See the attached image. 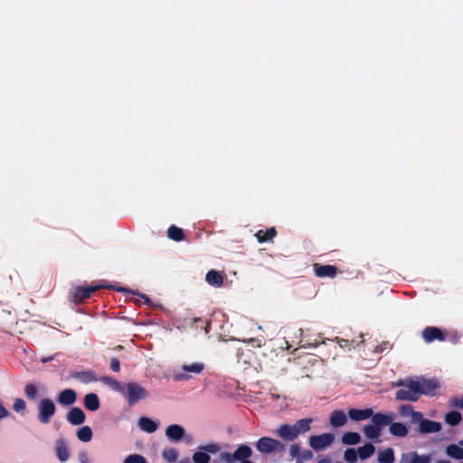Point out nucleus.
Masks as SVG:
<instances>
[{
	"label": "nucleus",
	"instance_id": "nucleus-1",
	"mask_svg": "<svg viewBox=\"0 0 463 463\" xmlns=\"http://www.w3.org/2000/svg\"><path fill=\"white\" fill-rule=\"evenodd\" d=\"M402 386L395 393V397L399 401L416 402L419 400L420 393L418 382L409 379L399 383Z\"/></svg>",
	"mask_w": 463,
	"mask_h": 463
},
{
	"label": "nucleus",
	"instance_id": "nucleus-2",
	"mask_svg": "<svg viewBox=\"0 0 463 463\" xmlns=\"http://www.w3.org/2000/svg\"><path fill=\"white\" fill-rule=\"evenodd\" d=\"M251 454L252 450L248 445H241L233 453L222 452L219 455V458L225 463H235V461H241V463H253L248 460Z\"/></svg>",
	"mask_w": 463,
	"mask_h": 463
},
{
	"label": "nucleus",
	"instance_id": "nucleus-3",
	"mask_svg": "<svg viewBox=\"0 0 463 463\" xmlns=\"http://www.w3.org/2000/svg\"><path fill=\"white\" fill-rule=\"evenodd\" d=\"M123 394L129 406H133L148 396L147 391L137 383H127L125 386V393Z\"/></svg>",
	"mask_w": 463,
	"mask_h": 463
},
{
	"label": "nucleus",
	"instance_id": "nucleus-4",
	"mask_svg": "<svg viewBox=\"0 0 463 463\" xmlns=\"http://www.w3.org/2000/svg\"><path fill=\"white\" fill-rule=\"evenodd\" d=\"M101 288H113L117 291H125L126 290L123 288H116L114 286H104V285L78 287L75 288V290L72 294L73 301L78 304L82 303L86 299L90 298L94 292H96L98 289H99Z\"/></svg>",
	"mask_w": 463,
	"mask_h": 463
},
{
	"label": "nucleus",
	"instance_id": "nucleus-5",
	"mask_svg": "<svg viewBox=\"0 0 463 463\" xmlns=\"http://www.w3.org/2000/svg\"><path fill=\"white\" fill-rule=\"evenodd\" d=\"M256 448L260 453L269 454L283 451L285 445L278 439L262 437L257 441Z\"/></svg>",
	"mask_w": 463,
	"mask_h": 463
},
{
	"label": "nucleus",
	"instance_id": "nucleus-6",
	"mask_svg": "<svg viewBox=\"0 0 463 463\" xmlns=\"http://www.w3.org/2000/svg\"><path fill=\"white\" fill-rule=\"evenodd\" d=\"M56 412L54 402L49 399H43L38 404V420L43 424H48Z\"/></svg>",
	"mask_w": 463,
	"mask_h": 463
},
{
	"label": "nucleus",
	"instance_id": "nucleus-7",
	"mask_svg": "<svg viewBox=\"0 0 463 463\" xmlns=\"http://www.w3.org/2000/svg\"><path fill=\"white\" fill-rule=\"evenodd\" d=\"M205 368L203 363L196 362L191 364H183L181 369L182 373L175 374V379L176 381H186L192 376L189 373L200 374Z\"/></svg>",
	"mask_w": 463,
	"mask_h": 463
},
{
	"label": "nucleus",
	"instance_id": "nucleus-8",
	"mask_svg": "<svg viewBox=\"0 0 463 463\" xmlns=\"http://www.w3.org/2000/svg\"><path fill=\"white\" fill-rule=\"evenodd\" d=\"M335 440L332 433H323L321 435H314L309 438V445L315 450H323L330 446Z\"/></svg>",
	"mask_w": 463,
	"mask_h": 463
},
{
	"label": "nucleus",
	"instance_id": "nucleus-9",
	"mask_svg": "<svg viewBox=\"0 0 463 463\" xmlns=\"http://www.w3.org/2000/svg\"><path fill=\"white\" fill-rule=\"evenodd\" d=\"M419 383L420 393L433 396L435 395L436 390L439 388V383L436 379H420L415 380Z\"/></svg>",
	"mask_w": 463,
	"mask_h": 463
},
{
	"label": "nucleus",
	"instance_id": "nucleus-10",
	"mask_svg": "<svg viewBox=\"0 0 463 463\" xmlns=\"http://www.w3.org/2000/svg\"><path fill=\"white\" fill-rule=\"evenodd\" d=\"M422 338L426 343H431L436 340L443 342L446 340V335L436 326H427L422 331Z\"/></svg>",
	"mask_w": 463,
	"mask_h": 463
},
{
	"label": "nucleus",
	"instance_id": "nucleus-11",
	"mask_svg": "<svg viewBox=\"0 0 463 463\" xmlns=\"http://www.w3.org/2000/svg\"><path fill=\"white\" fill-rule=\"evenodd\" d=\"M417 423H419V431L422 434L437 433L441 430V424L439 422L423 419L422 414L421 420H418Z\"/></svg>",
	"mask_w": 463,
	"mask_h": 463
},
{
	"label": "nucleus",
	"instance_id": "nucleus-12",
	"mask_svg": "<svg viewBox=\"0 0 463 463\" xmlns=\"http://www.w3.org/2000/svg\"><path fill=\"white\" fill-rule=\"evenodd\" d=\"M313 268L316 276L318 278H335L338 273L337 268L334 265H320L315 263Z\"/></svg>",
	"mask_w": 463,
	"mask_h": 463
},
{
	"label": "nucleus",
	"instance_id": "nucleus-13",
	"mask_svg": "<svg viewBox=\"0 0 463 463\" xmlns=\"http://www.w3.org/2000/svg\"><path fill=\"white\" fill-rule=\"evenodd\" d=\"M70 376H71V378L78 380L84 384L97 382L96 374L91 370L81 371V372L73 371L71 373Z\"/></svg>",
	"mask_w": 463,
	"mask_h": 463
},
{
	"label": "nucleus",
	"instance_id": "nucleus-14",
	"mask_svg": "<svg viewBox=\"0 0 463 463\" xmlns=\"http://www.w3.org/2000/svg\"><path fill=\"white\" fill-rule=\"evenodd\" d=\"M77 400V393L72 389H65L57 396V402L63 406L72 405Z\"/></svg>",
	"mask_w": 463,
	"mask_h": 463
},
{
	"label": "nucleus",
	"instance_id": "nucleus-15",
	"mask_svg": "<svg viewBox=\"0 0 463 463\" xmlns=\"http://www.w3.org/2000/svg\"><path fill=\"white\" fill-rule=\"evenodd\" d=\"M85 420V413L80 408L73 407L67 413V420L72 425H80Z\"/></svg>",
	"mask_w": 463,
	"mask_h": 463
},
{
	"label": "nucleus",
	"instance_id": "nucleus-16",
	"mask_svg": "<svg viewBox=\"0 0 463 463\" xmlns=\"http://www.w3.org/2000/svg\"><path fill=\"white\" fill-rule=\"evenodd\" d=\"M165 435L170 440L177 442L184 436V429L178 424H172L166 428Z\"/></svg>",
	"mask_w": 463,
	"mask_h": 463
},
{
	"label": "nucleus",
	"instance_id": "nucleus-17",
	"mask_svg": "<svg viewBox=\"0 0 463 463\" xmlns=\"http://www.w3.org/2000/svg\"><path fill=\"white\" fill-rule=\"evenodd\" d=\"M275 434L283 439L284 440H294L298 436L292 425L282 424L276 431Z\"/></svg>",
	"mask_w": 463,
	"mask_h": 463
},
{
	"label": "nucleus",
	"instance_id": "nucleus-18",
	"mask_svg": "<svg viewBox=\"0 0 463 463\" xmlns=\"http://www.w3.org/2000/svg\"><path fill=\"white\" fill-rule=\"evenodd\" d=\"M372 417V422L373 425L376 428H378L379 430L382 431V428L385 427L392 421V416L389 414H383V413H375L371 416Z\"/></svg>",
	"mask_w": 463,
	"mask_h": 463
},
{
	"label": "nucleus",
	"instance_id": "nucleus-19",
	"mask_svg": "<svg viewBox=\"0 0 463 463\" xmlns=\"http://www.w3.org/2000/svg\"><path fill=\"white\" fill-rule=\"evenodd\" d=\"M399 412L402 417H411L412 423H417L421 420V412L413 411L411 404H403L399 408Z\"/></svg>",
	"mask_w": 463,
	"mask_h": 463
},
{
	"label": "nucleus",
	"instance_id": "nucleus-20",
	"mask_svg": "<svg viewBox=\"0 0 463 463\" xmlns=\"http://www.w3.org/2000/svg\"><path fill=\"white\" fill-rule=\"evenodd\" d=\"M372 415H373L372 409H364V410L351 409L348 411V416L350 417V419L353 420H355V421L367 420Z\"/></svg>",
	"mask_w": 463,
	"mask_h": 463
},
{
	"label": "nucleus",
	"instance_id": "nucleus-21",
	"mask_svg": "<svg viewBox=\"0 0 463 463\" xmlns=\"http://www.w3.org/2000/svg\"><path fill=\"white\" fill-rule=\"evenodd\" d=\"M277 235V230L275 227H270L267 230H260L255 233V237L260 243L272 241Z\"/></svg>",
	"mask_w": 463,
	"mask_h": 463
},
{
	"label": "nucleus",
	"instance_id": "nucleus-22",
	"mask_svg": "<svg viewBox=\"0 0 463 463\" xmlns=\"http://www.w3.org/2000/svg\"><path fill=\"white\" fill-rule=\"evenodd\" d=\"M84 406L87 410L96 411L100 407L99 396L96 393H88L84 397Z\"/></svg>",
	"mask_w": 463,
	"mask_h": 463
},
{
	"label": "nucleus",
	"instance_id": "nucleus-23",
	"mask_svg": "<svg viewBox=\"0 0 463 463\" xmlns=\"http://www.w3.org/2000/svg\"><path fill=\"white\" fill-rule=\"evenodd\" d=\"M313 419L311 418H305L297 420L293 426V429L296 432V435L298 436L300 434H304L310 430L311 427L310 424L312 423Z\"/></svg>",
	"mask_w": 463,
	"mask_h": 463
},
{
	"label": "nucleus",
	"instance_id": "nucleus-24",
	"mask_svg": "<svg viewBox=\"0 0 463 463\" xmlns=\"http://www.w3.org/2000/svg\"><path fill=\"white\" fill-rule=\"evenodd\" d=\"M347 421L346 414L340 410L334 411L330 416V424L335 428L344 426Z\"/></svg>",
	"mask_w": 463,
	"mask_h": 463
},
{
	"label": "nucleus",
	"instance_id": "nucleus-25",
	"mask_svg": "<svg viewBox=\"0 0 463 463\" xmlns=\"http://www.w3.org/2000/svg\"><path fill=\"white\" fill-rule=\"evenodd\" d=\"M138 426L147 433H153L158 429V423L147 417H141L138 420Z\"/></svg>",
	"mask_w": 463,
	"mask_h": 463
},
{
	"label": "nucleus",
	"instance_id": "nucleus-26",
	"mask_svg": "<svg viewBox=\"0 0 463 463\" xmlns=\"http://www.w3.org/2000/svg\"><path fill=\"white\" fill-rule=\"evenodd\" d=\"M206 281L209 285L213 287H221L223 283V278L217 270L211 269L206 274Z\"/></svg>",
	"mask_w": 463,
	"mask_h": 463
},
{
	"label": "nucleus",
	"instance_id": "nucleus-27",
	"mask_svg": "<svg viewBox=\"0 0 463 463\" xmlns=\"http://www.w3.org/2000/svg\"><path fill=\"white\" fill-rule=\"evenodd\" d=\"M390 425V432L392 435L396 437H405L408 434L407 427L401 422H391Z\"/></svg>",
	"mask_w": 463,
	"mask_h": 463
},
{
	"label": "nucleus",
	"instance_id": "nucleus-28",
	"mask_svg": "<svg viewBox=\"0 0 463 463\" xmlns=\"http://www.w3.org/2000/svg\"><path fill=\"white\" fill-rule=\"evenodd\" d=\"M100 381L103 383L109 385L114 391H117V392H120L122 394L125 393V387L122 386L121 383L118 380H116V379H114L112 377H109V376H103L100 379Z\"/></svg>",
	"mask_w": 463,
	"mask_h": 463
},
{
	"label": "nucleus",
	"instance_id": "nucleus-29",
	"mask_svg": "<svg viewBox=\"0 0 463 463\" xmlns=\"http://www.w3.org/2000/svg\"><path fill=\"white\" fill-rule=\"evenodd\" d=\"M167 236L175 241H181L184 239V232L181 228L175 225H171L168 228Z\"/></svg>",
	"mask_w": 463,
	"mask_h": 463
},
{
	"label": "nucleus",
	"instance_id": "nucleus-30",
	"mask_svg": "<svg viewBox=\"0 0 463 463\" xmlns=\"http://www.w3.org/2000/svg\"><path fill=\"white\" fill-rule=\"evenodd\" d=\"M375 451V448L372 443H366L357 449L358 456L361 459H366L370 458Z\"/></svg>",
	"mask_w": 463,
	"mask_h": 463
},
{
	"label": "nucleus",
	"instance_id": "nucleus-31",
	"mask_svg": "<svg viewBox=\"0 0 463 463\" xmlns=\"http://www.w3.org/2000/svg\"><path fill=\"white\" fill-rule=\"evenodd\" d=\"M448 456L455 459H463V449L458 445L450 444L447 447Z\"/></svg>",
	"mask_w": 463,
	"mask_h": 463
},
{
	"label": "nucleus",
	"instance_id": "nucleus-32",
	"mask_svg": "<svg viewBox=\"0 0 463 463\" xmlns=\"http://www.w3.org/2000/svg\"><path fill=\"white\" fill-rule=\"evenodd\" d=\"M394 459V452L392 448L385 449L378 455V460L380 463H393Z\"/></svg>",
	"mask_w": 463,
	"mask_h": 463
},
{
	"label": "nucleus",
	"instance_id": "nucleus-33",
	"mask_svg": "<svg viewBox=\"0 0 463 463\" xmlns=\"http://www.w3.org/2000/svg\"><path fill=\"white\" fill-rule=\"evenodd\" d=\"M56 455L61 462H65L69 458V449L63 441L58 442L56 447Z\"/></svg>",
	"mask_w": 463,
	"mask_h": 463
},
{
	"label": "nucleus",
	"instance_id": "nucleus-34",
	"mask_svg": "<svg viewBox=\"0 0 463 463\" xmlns=\"http://www.w3.org/2000/svg\"><path fill=\"white\" fill-rule=\"evenodd\" d=\"M361 440V437L357 432H346L342 436V442L345 445H355Z\"/></svg>",
	"mask_w": 463,
	"mask_h": 463
},
{
	"label": "nucleus",
	"instance_id": "nucleus-35",
	"mask_svg": "<svg viewBox=\"0 0 463 463\" xmlns=\"http://www.w3.org/2000/svg\"><path fill=\"white\" fill-rule=\"evenodd\" d=\"M462 419L461 413L457 411H451L445 416L446 422L450 426L458 425Z\"/></svg>",
	"mask_w": 463,
	"mask_h": 463
},
{
	"label": "nucleus",
	"instance_id": "nucleus-36",
	"mask_svg": "<svg viewBox=\"0 0 463 463\" xmlns=\"http://www.w3.org/2000/svg\"><path fill=\"white\" fill-rule=\"evenodd\" d=\"M364 434L370 439H378L381 435V430L374 427L373 424L365 425L363 429Z\"/></svg>",
	"mask_w": 463,
	"mask_h": 463
},
{
	"label": "nucleus",
	"instance_id": "nucleus-37",
	"mask_svg": "<svg viewBox=\"0 0 463 463\" xmlns=\"http://www.w3.org/2000/svg\"><path fill=\"white\" fill-rule=\"evenodd\" d=\"M77 437L80 441L89 442L92 439V430L90 427L84 426L77 431Z\"/></svg>",
	"mask_w": 463,
	"mask_h": 463
},
{
	"label": "nucleus",
	"instance_id": "nucleus-38",
	"mask_svg": "<svg viewBox=\"0 0 463 463\" xmlns=\"http://www.w3.org/2000/svg\"><path fill=\"white\" fill-rule=\"evenodd\" d=\"M191 320L192 322L190 323V325L192 326H195L196 328L200 327L201 329H204L206 334L209 333L211 329V325L208 321H204L201 317H194Z\"/></svg>",
	"mask_w": 463,
	"mask_h": 463
},
{
	"label": "nucleus",
	"instance_id": "nucleus-39",
	"mask_svg": "<svg viewBox=\"0 0 463 463\" xmlns=\"http://www.w3.org/2000/svg\"><path fill=\"white\" fill-rule=\"evenodd\" d=\"M24 394L27 399L33 401L37 398L38 390L34 384L27 383L24 387Z\"/></svg>",
	"mask_w": 463,
	"mask_h": 463
},
{
	"label": "nucleus",
	"instance_id": "nucleus-40",
	"mask_svg": "<svg viewBox=\"0 0 463 463\" xmlns=\"http://www.w3.org/2000/svg\"><path fill=\"white\" fill-rule=\"evenodd\" d=\"M411 463H430V455H419L417 452L410 453Z\"/></svg>",
	"mask_w": 463,
	"mask_h": 463
},
{
	"label": "nucleus",
	"instance_id": "nucleus-41",
	"mask_svg": "<svg viewBox=\"0 0 463 463\" xmlns=\"http://www.w3.org/2000/svg\"><path fill=\"white\" fill-rule=\"evenodd\" d=\"M209 454L203 452L200 449V451H196L193 455V461L194 463H209L210 462Z\"/></svg>",
	"mask_w": 463,
	"mask_h": 463
},
{
	"label": "nucleus",
	"instance_id": "nucleus-42",
	"mask_svg": "<svg viewBox=\"0 0 463 463\" xmlns=\"http://www.w3.org/2000/svg\"><path fill=\"white\" fill-rule=\"evenodd\" d=\"M358 453L354 449H347L345 451L344 458L349 463H354L357 460Z\"/></svg>",
	"mask_w": 463,
	"mask_h": 463
},
{
	"label": "nucleus",
	"instance_id": "nucleus-43",
	"mask_svg": "<svg viewBox=\"0 0 463 463\" xmlns=\"http://www.w3.org/2000/svg\"><path fill=\"white\" fill-rule=\"evenodd\" d=\"M199 449L207 454L208 453L214 454V453L219 452L221 449L220 446L216 443H209L207 445L201 446Z\"/></svg>",
	"mask_w": 463,
	"mask_h": 463
},
{
	"label": "nucleus",
	"instance_id": "nucleus-44",
	"mask_svg": "<svg viewBox=\"0 0 463 463\" xmlns=\"http://www.w3.org/2000/svg\"><path fill=\"white\" fill-rule=\"evenodd\" d=\"M163 456L164 458L168 461V462H174L177 459V457H178V453H177V450L175 449H167V450H165L163 452Z\"/></svg>",
	"mask_w": 463,
	"mask_h": 463
},
{
	"label": "nucleus",
	"instance_id": "nucleus-45",
	"mask_svg": "<svg viewBox=\"0 0 463 463\" xmlns=\"http://www.w3.org/2000/svg\"><path fill=\"white\" fill-rule=\"evenodd\" d=\"M124 463H146V458L138 454L129 455L124 460Z\"/></svg>",
	"mask_w": 463,
	"mask_h": 463
},
{
	"label": "nucleus",
	"instance_id": "nucleus-46",
	"mask_svg": "<svg viewBox=\"0 0 463 463\" xmlns=\"http://www.w3.org/2000/svg\"><path fill=\"white\" fill-rule=\"evenodd\" d=\"M13 408L17 412L24 411L26 409V403L23 399L17 398L14 402Z\"/></svg>",
	"mask_w": 463,
	"mask_h": 463
},
{
	"label": "nucleus",
	"instance_id": "nucleus-47",
	"mask_svg": "<svg viewBox=\"0 0 463 463\" xmlns=\"http://www.w3.org/2000/svg\"><path fill=\"white\" fill-rule=\"evenodd\" d=\"M110 369L113 372H119L120 371V363L118 358L114 357L110 361Z\"/></svg>",
	"mask_w": 463,
	"mask_h": 463
},
{
	"label": "nucleus",
	"instance_id": "nucleus-48",
	"mask_svg": "<svg viewBox=\"0 0 463 463\" xmlns=\"http://www.w3.org/2000/svg\"><path fill=\"white\" fill-rule=\"evenodd\" d=\"M312 457L313 453L310 450H305L301 455V458L297 459V463H302L303 460H308Z\"/></svg>",
	"mask_w": 463,
	"mask_h": 463
},
{
	"label": "nucleus",
	"instance_id": "nucleus-49",
	"mask_svg": "<svg viewBox=\"0 0 463 463\" xmlns=\"http://www.w3.org/2000/svg\"><path fill=\"white\" fill-rule=\"evenodd\" d=\"M299 452H300V448L298 444H293L290 446L289 453L292 458L298 457Z\"/></svg>",
	"mask_w": 463,
	"mask_h": 463
},
{
	"label": "nucleus",
	"instance_id": "nucleus-50",
	"mask_svg": "<svg viewBox=\"0 0 463 463\" xmlns=\"http://www.w3.org/2000/svg\"><path fill=\"white\" fill-rule=\"evenodd\" d=\"M338 343H339V345H340L341 347H343V348H344V347H347L349 350L351 349V344L349 343V341H348V340H345V339H340V340L338 341Z\"/></svg>",
	"mask_w": 463,
	"mask_h": 463
},
{
	"label": "nucleus",
	"instance_id": "nucleus-51",
	"mask_svg": "<svg viewBox=\"0 0 463 463\" xmlns=\"http://www.w3.org/2000/svg\"><path fill=\"white\" fill-rule=\"evenodd\" d=\"M452 404L458 408H463V399H454Z\"/></svg>",
	"mask_w": 463,
	"mask_h": 463
},
{
	"label": "nucleus",
	"instance_id": "nucleus-52",
	"mask_svg": "<svg viewBox=\"0 0 463 463\" xmlns=\"http://www.w3.org/2000/svg\"><path fill=\"white\" fill-rule=\"evenodd\" d=\"M53 358H54V356L42 357L41 362L45 364V363L51 362L52 360H53Z\"/></svg>",
	"mask_w": 463,
	"mask_h": 463
},
{
	"label": "nucleus",
	"instance_id": "nucleus-53",
	"mask_svg": "<svg viewBox=\"0 0 463 463\" xmlns=\"http://www.w3.org/2000/svg\"><path fill=\"white\" fill-rule=\"evenodd\" d=\"M140 297H141V298H143V299H144V302H145L146 304H148V303H149V298H148L146 295H145V294H141V295H140Z\"/></svg>",
	"mask_w": 463,
	"mask_h": 463
},
{
	"label": "nucleus",
	"instance_id": "nucleus-54",
	"mask_svg": "<svg viewBox=\"0 0 463 463\" xmlns=\"http://www.w3.org/2000/svg\"><path fill=\"white\" fill-rule=\"evenodd\" d=\"M437 463H450V462H449V461H448V460H439V461H438Z\"/></svg>",
	"mask_w": 463,
	"mask_h": 463
},
{
	"label": "nucleus",
	"instance_id": "nucleus-55",
	"mask_svg": "<svg viewBox=\"0 0 463 463\" xmlns=\"http://www.w3.org/2000/svg\"><path fill=\"white\" fill-rule=\"evenodd\" d=\"M180 463H190L189 460L181 461Z\"/></svg>",
	"mask_w": 463,
	"mask_h": 463
},
{
	"label": "nucleus",
	"instance_id": "nucleus-56",
	"mask_svg": "<svg viewBox=\"0 0 463 463\" xmlns=\"http://www.w3.org/2000/svg\"><path fill=\"white\" fill-rule=\"evenodd\" d=\"M459 444H460L461 446H463V439H462L461 441H459Z\"/></svg>",
	"mask_w": 463,
	"mask_h": 463
}]
</instances>
